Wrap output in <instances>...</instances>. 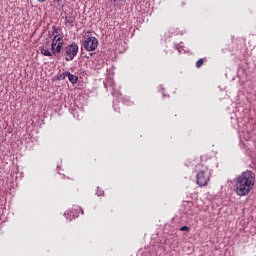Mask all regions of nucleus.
<instances>
[{
    "instance_id": "nucleus-9",
    "label": "nucleus",
    "mask_w": 256,
    "mask_h": 256,
    "mask_svg": "<svg viewBox=\"0 0 256 256\" xmlns=\"http://www.w3.org/2000/svg\"><path fill=\"white\" fill-rule=\"evenodd\" d=\"M67 75H68V79H69L70 83H72V85H75V83H77V81H79V77L71 74V72H67Z\"/></svg>"
},
{
    "instance_id": "nucleus-1",
    "label": "nucleus",
    "mask_w": 256,
    "mask_h": 256,
    "mask_svg": "<svg viewBox=\"0 0 256 256\" xmlns=\"http://www.w3.org/2000/svg\"><path fill=\"white\" fill-rule=\"evenodd\" d=\"M255 177V172L246 170L236 178L235 193L238 197H247L255 189Z\"/></svg>"
},
{
    "instance_id": "nucleus-11",
    "label": "nucleus",
    "mask_w": 256,
    "mask_h": 256,
    "mask_svg": "<svg viewBox=\"0 0 256 256\" xmlns=\"http://www.w3.org/2000/svg\"><path fill=\"white\" fill-rule=\"evenodd\" d=\"M66 77H69V74H67V72H64V73L60 74L59 79L64 80Z\"/></svg>"
},
{
    "instance_id": "nucleus-5",
    "label": "nucleus",
    "mask_w": 256,
    "mask_h": 256,
    "mask_svg": "<svg viewBox=\"0 0 256 256\" xmlns=\"http://www.w3.org/2000/svg\"><path fill=\"white\" fill-rule=\"evenodd\" d=\"M99 45V40L93 36H89L84 40L83 46L85 51H95Z\"/></svg>"
},
{
    "instance_id": "nucleus-7",
    "label": "nucleus",
    "mask_w": 256,
    "mask_h": 256,
    "mask_svg": "<svg viewBox=\"0 0 256 256\" xmlns=\"http://www.w3.org/2000/svg\"><path fill=\"white\" fill-rule=\"evenodd\" d=\"M39 51L44 55V57H53V55H55L52 50H49V48L39 47Z\"/></svg>"
},
{
    "instance_id": "nucleus-6",
    "label": "nucleus",
    "mask_w": 256,
    "mask_h": 256,
    "mask_svg": "<svg viewBox=\"0 0 256 256\" xmlns=\"http://www.w3.org/2000/svg\"><path fill=\"white\" fill-rule=\"evenodd\" d=\"M79 213H82L83 215V209H81L79 206H73L68 215L69 217H72L71 219H77V217H79Z\"/></svg>"
},
{
    "instance_id": "nucleus-2",
    "label": "nucleus",
    "mask_w": 256,
    "mask_h": 256,
    "mask_svg": "<svg viewBox=\"0 0 256 256\" xmlns=\"http://www.w3.org/2000/svg\"><path fill=\"white\" fill-rule=\"evenodd\" d=\"M196 169L198 171L196 176L197 185H199V187H207L211 179V168L207 163L202 161L196 166Z\"/></svg>"
},
{
    "instance_id": "nucleus-10",
    "label": "nucleus",
    "mask_w": 256,
    "mask_h": 256,
    "mask_svg": "<svg viewBox=\"0 0 256 256\" xmlns=\"http://www.w3.org/2000/svg\"><path fill=\"white\" fill-rule=\"evenodd\" d=\"M205 64V59L200 58L197 62H196V67L197 69H201V66Z\"/></svg>"
},
{
    "instance_id": "nucleus-13",
    "label": "nucleus",
    "mask_w": 256,
    "mask_h": 256,
    "mask_svg": "<svg viewBox=\"0 0 256 256\" xmlns=\"http://www.w3.org/2000/svg\"><path fill=\"white\" fill-rule=\"evenodd\" d=\"M67 179H73V175L68 174V175H67Z\"/></svg>"
},
{
    "instance_id": "nucleus-3",
    "label": "nucleus",
    "mask_w": 256,
    "mask_h": 256,
    "mask_svg": "<svg viewBox=\"0 0 256 256\" xmlns=\"http://www.w3.org/2000/svg\"><path fill=\"white\" fill-rule=\"evenodd\" d=\"M52 35L54 36L51 39V51H53L54 56L57 57V55H61L65 40L63 39V35L59 34L55 26L52 27Z\"/></svg>"
},
{
    "instance_id": "nucleus-12",
    "label": "nucleus",
    "mask_w": 256,
    "mask_h": 256,
    "mask_svg": "<svg viewBox=\"0 0 256 256\" xmlns=\"http://www.w3.org/2000/svg\"><path fill=\"white\" fill-rule=\"evenodd\" d=\"M180 231H189V227L188 226H182L180 228Z\"/></svg>"
},
{
    "instance_id": "nucleus-8",
    "label": "nucleus",
    "mask_w": 256,
    "mask_h": 256,
    "mask_svg": "<svg viewBox=\"0 0 256 256\" xmlns=\"http://www.w3.org/2000/svg\"><path fill=\"white\" fill-rule=\"evenodd\" d=\"M75 23V16L71 13L65 16V25H73Z\"/></svg>"
},
{
    "instance_id": "nucleus-4",
    "label": "nucleus",
    "mask_w": 256,
    "mask_h": 256,
    "mask_svg": "<svg viewBox=\"0 0 256 256\" xmlns=\"http://www.w3.org/2000/svg\"><path fill=\"white\" fill-rule=\"evenodd\" d=\"M79 53V45L72 43L65 48L64 57L65 61H73Z\"/></svg>"
},
{
    "instance_id": "nucleus-14",
    "label": "nucleus",
    "mask_w": 256,
    "mask_h": 256,
    "mask_svg": "<svg viewBox=\"0 0 256 256\" xmlns=\"http://www.w3.org/2000/svg\"><path fill=\"white\" fill-rule=\"evenodd\" d=\"M39 1V3H45V1H47V0H38Z\"/></svg>"
}]
</instances>
